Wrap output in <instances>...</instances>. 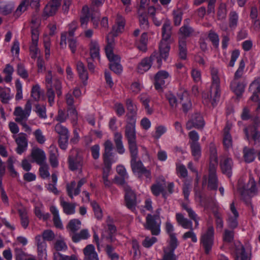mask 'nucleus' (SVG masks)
Listing matches in <instances>:
<instances>
[{
  "instance_id": "1",
  "label": "nucleus",
  "mask_w": 260,
  "mask_h": 260,
  "mask_svg": "<svg viewBox=\"0 0 260 260\" xmlns=\"http://www.w3.org/2000/svg\"><path fill=\"white\" fill-rule=\"evenodd\" d=\"M104 152L103 154L104 167L103 168L102 179L103 183L106 188H110L113 182L108 180L109 173L111 170L112 164L113 160V145L110 140H107L104 144Z\"/></svg>"
},
{
  "instance_id": "2",
  "label": "nucleus",
  "mask_w": 260,
  "mask_h": 260,
  "mask_svg": "<svg viewBox=\"0 0 260 260\" xmlns=\"http://www.w3.org/2000/svg\"><path fill=\"white\" fill-rule=\"evenodd\" d=\"M172 26L169 20L166 21L162 27V39L159 44V51L164 60L168 58L170 50Z\"/></svg>"
},
{
  "instance_id": "3",
  "label": "nucleus",
  "mask_w": 260,
  "mask_h": 260,
  "mask_svg": "<svg viewBox=\"0 0 260 260\" xmlns=\"http://www.w3.org/2000/svg\"><path fill=\"white\" fill-rule=\"evenodd\" d=\"M111 36V35H109L106 37L107 45L105 48V52L106 56L110 62V69L114 73L119 74L122 70V66L119 63L120 58L118 55H115L113 53V39L112 38L111 40L109 39Z\"/></svg>"
},
{
  "instance_id": "4",
  "label": "nucleus",
  "mask_w": 260,
  "mask_h": 260,
  "mask_svg": "<svg viewBox=\"0 0 260 260\" xmlns=\"http://www.w3.org/2000/svg\"><path fill=\"white\" fill-rule=\"evenodd\" d=\"M32 104L30 100H28L25 105L24 109L21 107H16L13 112L14 115L16 117L15 121L20 124L26 131L30 130V127L27 124L26 121L30 115L31 111Z\"/></svg>"
},
{
  "instance_id": "5",
  "label": "nucleus",
  "mask_w": 260,
  "mask_h": 260,
  "mask_svg": "<svg viewBox=\"0 0 260 260\" xmlns=\"http://www.w3.org/2000/svg\"><path fill=\"white\" fill-rule=\"evenodd\" d=\"M124 136L127 141L129 151L138 150L136 142V120H126Z\"/></svg>"
},
{
  "instance_id": "6",
  "label": "nucleus",
  "mask_w": 260,
  "mask_h": 260,
  "mask_svg": "<svg viewBox=\"0 0 260 260\" xmlns=\"http://www.w3.org/2000/svg\"><path fill=\"white\" fill-rule=\"evenodd\" d=\"M131 155V166L133 172L137 174L139 176L144 175L147 178H150V171L147 170L138 157V149L129 151Z\"/></svg>"
},
{
  "instance_id": "7",
  "label": "nucleus",
  "mask_w": 260,
  "mask_h": 260,
  "mask_svg": "<svg viewBox=\"0 0 260 260\" xmlns=\"http://www.w3.org/2000/svg\"><path fill=\"white\" fill-rule=\"evenodd\" d=\"M68 162L69 168L71 171L81 170L83 164V159L81 151L78 149H72L70 151Z\"/></svg>"
},
{
  "instance_id": "8",
  "label": "nucleus",
  "mask_w": 260,
  "mask_h": 260,
  "mask_svg": "<svg viewBox=\"0 0 260 260\" xmlns=\"http://www.w3.org/2000/svg\"><path fill=\"white\" fill-rule=\"evenodd\" d=\"M214 230L213 226H209L207 230L201 235L200 243L203 247L204 252L209 254L214 244Z\"/></svg>"
},
{
  "instance_id": "9",
  "label": "nucleus",
  "mask_w": 260,
  "mask_h": 260,
  "mask_svg": "<svg viewBox=\"0 0 260 260\" xmlns=\"http://www.w3.org/2000/svg\"><path fill=\"white\" fill-rule=\"evenodd\" d=\"M163 59L161 55L160 52L159 51L153 52L149 57H145L143 58L141 62L138 66V72L141 74L147 71L152 66V62L156 60L157 63L158 68H160L161 66V61Z\"/></svg>"
},
{
  "instance_id": "10",
  "label": "nucleus",
  "mask_w": 260,
  "mask_h": 260,
  "mask_svg": "<svg viewBox=\"0 0 260 260\" xmlns=\"http://www.w3.org/2000/svg\"><path fill=\"white\" fill-rule=\"evenodd\" d=\"M220 97V87L210 86V90L203 94V102L207 105L210 104L214 108L219 102Z\"/></svg>"
},
{
  "instance_id": "11",
  "label": "nucleus",
  "mask_w": 260,
  "mask_h": 260,
  "mask_svg": "<svg viewBox=\"0 0 260 260\" xmlns=\"http://www.w3.org/2000/svg\"><path fill=\"white\" fill-rule=\"evenodd\" d=\"M161 220L158 216H154L148 214L146 217V222L144 224L145 228L150 230L152 235H158L160 232Z\"/></svg>"
},
{
  "instance_id": "12",
  "label": "nucleus",
  "mask_w": 260,
  "mask_h": 260,
  "mask_svg": "<svg viewBox=\"0 0 260 260\" xmlns=\"http://www.w3.org/2000/svg\"><path fill=\"white\" fill-rule=\"evenodd\" d=\"M39 32L37 27H31V44L29 46V51L32 58H36L39 52L38 43Z\"/></svg>"
},
{
  "instance_id": "13",
  "label": "nucleus",
  "mask_w": 260,
  "mask_h": 260,
  "mask_svg": "<svg viewBox=\"0 0 260 260\" xmlns=\"http://www.w3.org/2000/svg\"><path fill=\"white\" fill-rule=\"evenodd\" d=\"M204 121L203 117L200 113H195L186 124V128L191 129L194 127L198 129L202 128L204 125Z\"/></svg>"
},
{
  "instance_id": "14",
  "label": "nucleus",
  "mask_w": 260,
  "mask_h": 260,
  "mask_svg": "<svg viewBox=\"0 0 260 260\" xmlns=\"http://www.w3.org/2000/svg\"><path fill=\"white\" fill-rule=\"evenodd\" d=\"M169 77V74L166 71L158 72L155 76L154 86L156 90H161L165 86L166 80Z\"/></svg>"
},
{
  "instance_id": "15",
  "label": "nucleus",
  "mask_w": 260,
  "mask_h": 260,
  "mask_svg": "<svg viewBox=\"0 0 260 260\" xmlns=\"http://www.w3.org/2000/svg\"><path fill=\"white\" fill-rule=\"evenodd\" d=\"M125 205L129 209L134 211L137 205L136 194L131 188L127 190H125Z\"/></svg>"
},
{
  "instance_id": "16",
  "label": "nucleus",
  "mask_w": 260,
  "mask_h": 260,
  "mask_svg": "<svg viewBox=\"0 0 260 260\" xmlns=\"http://www.w3.org/2000/svg\"><path fill=\"white\" fill-rule=\"evenodd\" d=\"M125 25V21L124 18L120 15H118L116 19V23L115 25H114L112 27V32L109 34V35H111V36L109 37L110 40L112 38L113 39V43H114L113 40V36L116 37L118 35V33L122 32V31L124 29Z\"/></svg>"
},
{
  "instance_id": "17",
  "label": "nucleus",
  "mask_w": 260,
  "mask_h": 260,
  "mask_svg": "<svg viewBox=\"0 0 260 260\" xmlns=\"http://www.w3.org/2000/svg\"><path fill=\"white\" fill-rule=\"evenodd\" d=\"M31 156L34 161L40 165L46 162V154L43 150L40 148H34L32 150Z\"/></svg>"
},
{
  "instance_id": "18",
  "label": "nucleus",
  "mask_w": 260,
  "mask_h": 260,
  "mask_svg": "<svg viewBox=\"0 0 260 260\" xmlns=\"http://www.w3.org/2000/svg\"><path fill=\"white\" fill-rule=\"evenodd\" d=\"M83 253L85 260H100L95 247L92 244L87 245L83 249Z\"/></svg>"
},
{
  "instance_id": "19",
  "label": "nucleus",
  "mask_w": 260,
  "mask_h": 260,
  "mask_svg": "<svg viewBox=\"0 0 260 260\" xmlns=\"http://www.w3.org/2000/svg\"><path fill=\"white\" fill-rule=\"evenodd\" d=\"M60 6V3L59 1H55L52 0L45 7L44 10V13L47 16H51L54 15L58 8Z\"/></svg>"
},
{
  "instance_id": "20",
  "label": "nucleus",
  "mask_w": 260,
  "mask_h": 260,
  "mask_svg": "<svg viewBox=\"0 0 260 260\" xmlns=\"http://www.w3.org/2000/svg\"><path fill=\"white\" fill-rule=\"evenodd\" d=\"M233 161L230 158H225L220 160V166L222 172L230 177L232 175Z\"/></svg>"
},
{
  "instance_id": "21",
  "label": "nucleus",
  "mask_w": 260,
  "mask_h": 260,
  "mask_svg": "<svg viewBox=\"0 0 260 260\" xmlns=\"http://www.w3.org/2000/svg\"><path fill=\"white\" fill-rule=\"evenodd\" d=\"M126 106L128 112L126 114V120H136V117L137 115V107L135 105L130 99L126 100Z\"/></svg>"
},
{
  "instance_id": "22",
  "label": "nucleus",
  "mask_w": 260,
  "mask_h": 260,
  "mask_svg": "<svg viewBox=\"0 0 260 260\" xmlns=\"http://www.w3.org/2000/svg\"><path fill=\"white\" fill-rule=\"evenodd\" d=\"M15 141L17 145L16 151L18 154H21L25 151L27 147V140L26 135L21 134L15 139Z\"/></svg>"
},
{
  "instance_id": "23",
  "label": "nucleus",
  "mask_w": 260,
  "mask_h": 260,
  "mask_svg": "<svg viewBox=\"0 0 260 260\" xmlns=\"http://www.w3.org/2000/svg\"><path fill=\"white\" fill-rule=\"evenodd\" d=\"M232 126L231 124L227 123L223 129V143L226 149H229L232 146V138L230 134Z\"/></svg>"
},
{
  "instance_id": "24",
  "label": "nucleus",
  "mask_w": 260,
  "mask_h": 260,
  "mask_svg": "<svg viewBox=\"0 0 260 260\" xmlns=\"http://www.w3.org/2000/svg\"><path fill=\"white\" fill-rule=\"evenodd\" d=\"M58 149L54 145H51L49 148V162L53 168H56L58 166Z\"/></svg>"
},
{
  "instance_id": "25",
  "label": "nucleus",
  "mask_w": 260,
  "mask_h": 260,
  "mask_svg": "<svg viewBox=\"0 0 260 260\" xmlns=\"http://www.w3.org/2000/svg\"><path fill=\"white\" fill-rule=\"evenodd\" d=\"M76 68L80 78L82 80L83 84L85 85L88 76L85 65L82 61H78L76 63Z\"/></svg>"
},
{
  "instance_id": "26",
  "label": "nucleus",
  "mask_w": 260,
  "mask_h": 260,
  "mask_svg": "<svg viewBox=\"0 0 260 260\" xmlns=\"http://www.w3.org/2000/svg\"><path fill=\"white\" fill-rule=\"evenodd\" d=\"M245 84L240 80H233L231 83V88L237 95H241L244 91Z\"/></svg>"
},
{
  "instance_id": "27",
  "label": "nucleus",
  "mask_w": 260,
  "mask_h": 260,
  "mask_svg": "<svg viewBox=\"0 0 260 260\" xmlns=\"http://www.w3.org/2000/svg\"><path fill=\"white\" fill-rule=\"evenodd\" d=\"M179 47V57L182 59L185 60L187 58V47L186 40L184 37H180L178 41Z\"/></svg>"
},
{
  "instance_id": "28",
  "label": "nucleus",
  "mask_w": 260,
  "mask_h": 260,
  "mask_svg": "<svg viewBox=\"0 0 260 260\" xmlns=\"http://www.w3.org/2000/svg\"><path fill=\"white\" fill-rule=\"evenodd\" d=\"M176 219L179 225L185 229H191L192 222L191 220L185 218L182 213L176 214Z\"/></svg>"
},
{
  "instance_id": "29",
  "label": "nucleus",
  "mask_w": 260,
  "mask_h": 260,
  "mask_svg": "<svg viewBox=\"0 0 260 260\" xmlns=\"http://www.w3.org/2000/svg\"><path fill=\"white\" fill-rule=\"evenodd\" d=\"M122 136L120 133L115 132L114 135V142L116 146L117 151L118 153L122 154L125 152L122 143Z\"/></svg>"
},
{
  "instance_id": "30",
  "label": "nucleus",
  "mask_w": 260,
  "mask_h": 260,
  "mask_svg": "<svg viewBox=\"0 0 260 260\" xmlns=\"http://www.w3.org/2000/svg\"><path fill=\"white\" fill-rule=\"evenodd\" d=\"M180 100L182 104L183 111L187 113L192 107L190 97L186 92H184L180 96Z\"/></svg>"
},
{
  "instance_id": "31",
  "label": "nucleus",
  "mask_w": 260,
  "mask_h": 260,
  "mask_svg": "<svg viewBox=\"0 0 260 260\" xmlns=\"http://www.w3.org/2000/svg\"><path fill=\"white\" fill-rule=\"evenodd\" d=\"M82 15L80 17V21L81 26L82 27L85 28L89 21V18L91 16V13L87 6H84L82 8Z\"/></svg>"
},
{
  "instance_id": "32",
  "label": "nucleus",
  "mask_w": 260,
  "mask_h": 260,
  "mask_svg": "<svg viewBox=\"0 0 260 260\" xmlns=\"http://www.w3.org/2000/svg\"><path fill=\"white\" fill-rule=\"evenodd\" d=\"M11 90L9 88H3L0 86V99L3 104H8L9 101L12 98L11 95Z\"/></svg>"
},
{
  "instance_id": "33",
  "label": "nucleus",
  "mask_w": 260,
  "mask_h": 260,
  "mask_svg": "<svg viewBox=\"0 0 260 260\" xmlns=\"http://www.w3.org/2000/svg\"><path fill=\"white\" fill-rule=\"evenodd\" d=\"M50 211L53 214V223L55 226L56 228L59 229H63V225L62 222L59 218L58 211L56 208L54 206H52L50 207Z\"/></svg>"
},
{
  "instance_id": "34",
  "label": "nucleus",
  "mask_w": 260,
  "mask_h": 260,
  "mask_svg": "<svg viewBox=\"0 0 260 260\" xmlns=\"http://www.w3.org/2000/svg\"><path fill=\"white\" fill-rule=\"evenodd\" d=\"M60 205L63 208V212L67 215L73 214L75 212V203H70L64 201H60Z\"/></svg>"
},
{
  "instance_id": "35",
  "label": "nucleus",
  "mask_w": 260,
  "mask_h": 260,
  "mask_svg": "<svg viewBox=\"0 0 260 260\" xmlns=\"http://www.w3.org/2000/svg\"><path fill=\"white\" fill-rule=\"evenodd\" d=\"M81 222L77 219H73L71 220L67 225V229L70 232L73 234H76L75 233L80 229Z\"/></svg>"
},
{
  "instance_id": "36",
  "label": "nucleus",
  "mask_w": 260,
  "mask_h": 260,
  "mask_svg": "<svg viewBox=\"0 0 260 260\" xmlns=\"http://www.w3.org/2000/svg\"><path fill=\"white\" fill-rule=\"evenodd\" d=\"M166 186V184L165 183H161L159 182H157L154 184H153L151 187V191L153 194L155 196H159L160 193L163 194V196L165 197V187Z\"/></svg>"
},
{
  "instance_id": "37",
  "label": "nucleus",
  "mask_w": 260,
  "mask_h": 260,
  "mask_svg": "<svg viewBox=\"0 0 260 260\" xmlns=\"http://www.w3.org/2000/svg\"><path fill=\"white\" fill-rule=\"evenodd\" d=\"M139 19L140 26L144 29L149 28V22L147 15L145 11H141V9H138Z\"/></svg>"
},
{
  "instance_id": "38",
  "label": "nucleus",
  "mask_w": 260,
  "mask_h": 260,
  "mask_svg": "<svg viewBox=\"0 0 260 260\" xmlns=\"http://www.w3.org/2000/svg\"><path fill=\"white\" fill-rule=\"evenodd\" d=\"M100 47L96 41H91L90 44V54L92 59L99 58Z\"/></svg>"
},
{
  "instance_id": "39",
  "label": "nucleus",
  "mask_w": 260,
  "mask_h": 260,
  "mask_svg": "<svg viewBox=\"0 0 260 260\" xmlns=\"http://www.w3.org/2000/svg\"><path fill=\"white\" fill-rule=\"evenodd\" d=\"M244 131L247 139L249 138V132L251 133L254 132V134H252V139L255 142H260V133L256 131L254 126H249L245 128Z\"/></svg>"
},
{
  "instance_id": "40",
  "label": "nucleus",
  "mask_w": 260,
  "mask_h": 260,
  "mask_svg": "<svg viewBox=\"0 0 260 260\" xmlns=\"http://www.w3.org/2000/svg\"><path fill=\"white\" fill-rule=\"evenodd\" d=\"M29 5V0H22L14 12V15L17 18L19 17L27 10Z\"/></svg>"
},
{
  "instance_id": "41",
  "label": "nucleus",
  "mask_w": 260,
  "mask_h": 260,
  "mask_svg": "<svg viewBox=\"0 0 260 260\" xmlns=\"http://www.w3.org/2000/svg\"><path fill=\"white\" fill-rule=\"evenodd\" d=\"M89 236V235L88 230L84 229L81 230L79 233L73 234L72 239L74 242L77 243L82 239H87Z\"/></svg>"
},
{
  "instance_id": "42",
  "label": "nucleus",
  "mask_w": 260,
  "mask_h": 260,
  "mask_svg": "<svg viewBox=\"0 0 260 260\" xmlns=\"http://www.w3.org/2000/svg\"><path fill=\"white\" fill-rule=\"evenodd\" d=\"M140 101L144 106L147 112L151 114L152 112V110L150 107L149 103L150 102V98L149 95L145 93H142L139 96Z\"/></svg>"
},
{
  "instance_id": "43",
  "label": "nucleus",
  "mask_w": 260,
  "mask_h": 260,
  "mask_svg": "<svg viewBox=\"0 0 260 260\" xmlns=\"http://www.w3.org/2000/svg\"><path fill=\"white\" fill-rule=\"evenodd\" d=\"M192 155L194 157L195 160H198L201 156V148L199 143L190 144Z\"/></svg>"
},
{
  "instance_id": "44",
  "label": "nucleus",
  "mask_w": 260,
  "mask_h": 260,
  "mask_svg": "<svg viewBox=\"0 0 260 260\" xmlns=\"http://www.w3.org/2000/svg\"><path fill=\"white\" fill-rule=\"evenodd\" d=\"M218 188V179L216 175H209L207 189L209 190H216Z\"/></svg>"
},
{
  "instance_id": "45",
  "label": "nucleus",
  "mask_w": 260,
  "mask_h": 260,
  "mask_svg": "<svg viewBox=\"0 0 260 260\" xmlns=\"http://www.w3.org/2000/svg\"><path fill=\"white\" fill-rule=\"evenodd\" d=\"M244 158L247 162L253 161L255 157V152L253 149H249L245 147L243 149Z\"/></svg>"
},
{
  "instance_id": "46",
  "label": "nucleus",
  "mask_w": 260,
  "mask_h": 260,
  "mask_svg": "<svg viewBox=\"0 0 260 260\" xmlns=\"http://www.w3.org/2000/svg\"><path fill=\"white\" fill-rule=\"evenodd\" d=\"M194 33V29L190 26L187 25H184L179 29V34L181 35V37H184L185 39L189 37Z\"/></svg>"
},
{
  "instance_id": "47",
  "label": "nucleus",
  "mask_w": 260,
  "mask_h": 260,
  "mask_svg": "<svg viewBox=\"0 0 260 260\" xmlns=\"http://www.w3.org/2000/svg\"><path fill=\"white\" fill-rule=\"evenodd\" d=\"M67 115L68 117L71 119V122L73 125L77 124L78 120V114L75 107H68Z\"/></svg>"
},
{
  "instance_id": "48",
  "label": "nucleus",
  "mask_w": 260,
  "mask_h": 260,
  "mask_svg": "<svg viewBox=\"0 0 260 260\" xmlns=\"http://www.w3.org/2000/svg\"><path fill=\"white\" fill-rule=\"evenodd\" d=\"M201 204L204 207L205 209L212 210L213 213L214 211H217V205L214 200L212 198L209 200H203Z\"/></svg>"
},
{
  "instance_id": "49",
  "label": "nucleus",
  "mask_w": 260,
  "mask_h": 260,
  "mask_svg": "<svg viewBox=\"0 0 260 260\" xmlns=\"http://www.w3.org/2000/svg\"><path fill=\"white\" fill-rule=\"evenodd\" d=\"M18 213L20 217L21 224L24 229H26L29 223L27 212L24 209H20L18 210Z\"/></svg>"
},
{
  "instance_id": "50",
  "label": "nucleus",
  "mask_w": 260,
  "mask_h": 260,
  "mask_svg": "<svg viewBox=\"0 0 260 260\" xmlns=\"http://www.w3.org/2000/svg\"><path fill=\"white\" fill-rule=\"evenodd\" d=\"M169 237L170 239L169 245L166 247H164L163 248L166 249H169L171 251L175 252V250L177 248L179 245V242L176 235H172L171 236Z\"/></svg>"
},
{
  "instance_id": "51",
  "label": "nucleus",
  "mask_w": 260,
  "mask_h": 260,
  "mask_svg": "<svg viewBox=\"0 0 260 260\" xmlns=\"http://www.w3.org/2000/svg\"><path fill=\"white\" fill-rule=\"evenodd\" d=\"M39 168V174L40 177L43 179H46L50 176V173L49 172V166L47 164L44 163L42 165H40Z\"/></svg>"
},
{
  "instance_id": "52",
  "label": "nucleus",
  "mask_w": 260,
  "mask_h": 260,
  "mask_svg": "<svg viewBox=\"0 0 260 260\" xmlns=\"http://www.w3.org/2000/svg\"><path fill=\"white\" fill-rule=\"evenodd\" d=\"M54 130L59 135V137L69 136L68 128L60 123L55 125Z\"/></svg>"
},
{
  "instance_id": "53",
  "label": "nucleus",
  "mask_w": 260,
  "mask_h": 260,
  "mask_svg": "<svg viewBox=\"0 0 260 260\" xmlns=\"http://www.w3.org/2000/svg\"><path fill=\"white\" fill-rule=\"evenodd\" d=\"M234 231L225 229L223 235V240L224 242L232 243L234 238Z\"/></svg>"
},
{
  "instance_id": "54",
  "label": "nucleus",
  "mask_w": 260,
  "mask_h": 260,
  "mask_svg": "<svg viewBox=\"0 0 260 260\" xmlns=\"http://www.w3.org/2000/svg\"><path fill=\"white\" fill-rule=\"evenodd\" d=\"M35 112L40 118L45 119L47 118L46 109L44 105L37 104L35 106Z\"/></svg>"
},
{
  "instance_id": "55",
  "label": "nucleus",
  "mask_w": 260,
  "mask_h": 260,
  "mask_svg": "<svg viewBox=\"0 0 260 260\" xmlns=\"http://www.w3.org/2000/svg\"><path fill=\"white\" fill-rule=\"evenodd\" d=\"M208 38L215 48H217L218 47L219 39L217 34L212 30H210L208 34Z\"/></svg>"
},
{
  "instance_id": "56",
  "label": "nucleus",
  "mask_w": 260,
  "mask_h": 260,
  "mask_svg": "<svg viewBox=\"0 0 260 260\" xmlns=\"http://www.w3.org/2000/svg\"><path fill=\"white\" fill-rule=\"evenodd\" d=\"M54 260H77L75 255L71 256L64 255L60 253L59 252H55L53 253Z\"/></svg>"
},
{
  "instance_id": "57",
  "label": "nucleus",
  "mask_w": 260,
  "mask_h": 260,
  "mask_svg": "<svg viewBox=\"0 0 260 260\" xmlns=\"http://www.w3.org/2000/svg\"><path fill=\"white\" fill-rule=\"evenodd\" d=\"M238 15L235 12H231L229 15V26L231 28H235L238 23Z\"/></svg>"
},
{
  "instance_id": "58",
  "label": "nucleus",
  "mask_w": 260,
  "mask_h": 260,
  "mask_svg": "<svg viewBox=\"0 0 260 260\" xmlns=\"http://www.w3.org/2000/svg\"><path fill=\"white\" fill-rule=\"evenodd\" d=\"M166 96L169 101L171 108L173 110L176 109L177 106V102L176 96L171 92H168L167 93Z\"/></svg>"
},
{
  "instance_id": "59",
  "label": "nucleus",
  "mask_w": 260,
  "mask_h": 260,
  "mask_svg": "<svg viewBox=\"0 0 260 260\" xmlns=\"http://www.w3.org/2000/svg\"><path fill=\"white\" fill-rule=\"evenodd\" d=\"M41 94L39 85H36L32 87L31 96L35 101H38L40 99Z\"/></svg>"
},
{
  "instance_id": "60",
  "label": "nucleus",
  "mask_w": 260,
  "mask_h": 260,
  "mask_svg": "<svg viewBox=\"0 0 260 260\" xmlns=\"http://www.w3.org/2000/svg\"><path fill=\"white\" fill-rule=\"evenodd\" d=\"M191 189V183L190 182L185 181L182 187L183 193L185 200H188V197Z\"/></svg>"
},
{
  "instance_id": "61",
  "label": "nucleus",
  "mask_w": 260,
  "mask_h": 260,
  "mask_svg": "<svg viewBox=\"0 0 260 260\" xmlns=\"http://www.w3.org/2000/svg\"><path fill=\"white\" fill-rule=\"evenodd\" d=\"M106 252L111 260H118L119 255L114 252V248L109 245L106 246Z\"/></svg>"
},
{
  "instance_id": "62",
  "label": "nucleus",
  "mask_w": 260,
  "mask_h": 260,
  "mask_svg": "<svg viewBox=\"0 0 260 260\" xmlns=\"http://www.w3.org/2000/svg\"><path fill=\"white\" fill-rule=\"evenodd\" d=\"M91 205L93 208L95 216L96 217V218L98 219H102V218L103 217V213L102 209L100 207L98 204L95 201H92L91 203Z\"/></svg>"
},
{
  "instance_id": "63",
  "label": "nucleus",
  "mask_w": 260,
  "mask_h": 260,
  "mask_svg": "<svg viewBox=\"0 0 260 260\" xmlns=\"http://www.w3.org/2000/svg\"><path fill=\"white\" fill-rule=\"evenodd\" d=\"M244 68V61L243 60H241L240 62L239 68L235 74L233 80H239L243 75Z\"/></svg>"
},
{
  "instance_id": "64",
  "label": "nucleus",
  "mask_w": 260,
  "mask_h": 260,
  "mask_svg": "<svg viewBox=\"0 0 260 260\" xmlns=\"http://www.w3.org/2000/svg\"><path fill=\"white\" fill-rule=\"evenodd\" d=\"M182 207L183 209L186 211L188 213V217L192 220L198 217V215L192 210V209L185 203L182 204Z\"/></svg>"
}]
</instances>
